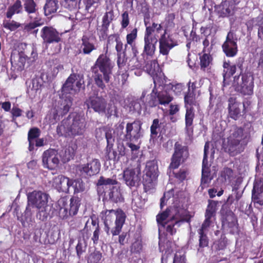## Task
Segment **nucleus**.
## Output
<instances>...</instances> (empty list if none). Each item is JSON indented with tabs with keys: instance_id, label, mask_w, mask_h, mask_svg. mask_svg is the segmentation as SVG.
I'll use <instances>...</instances> for the list:
<instances>
[{
	"instance_id": "0eeeda50",
	"label": "nucleus",
	"mask_w": 263,
	"mask_h": 263,
	"mask_svg": "<svg viewBox=\"0 0 263 263\" xmlns=\"http://www.w3.org/2000/svg\"><path fill=\"white\" fill-rule=\"evenodd\" d=\"M88 109H92L99 114H104L107 118L112 115L111 105L107 103V100L102 96L93 95L89 96L85 101Z\"/></svg>"
},
{
	"instance_id": "c85d7f7f",
	"label": "nucleus",
	"mask_w": 263,
	"mask_h": 263,
	"mask_svg": "<svg viewBox=\"0 0 263 263\" xmlns=\"http://www.w3.org/2000/svg\"><path fill=\"white\" fill-rule=\"evenodd\" d=\"M222 66L223 68L222 74L224 80L230 78L236 71V65L230 60L224 61Z\"/></svg>"
},
{
	"instance_id": "ddd939ff",
	"label": "nucleus",
	"mask_w": 263,
	"mask_h": 263,
	"mask_svg": "<svg viewBox=\"0 0 263 263\" xmlns=\"http://www.w3.org/2000/svg\"><path fill=\"white\" fill-rule=\"evenodd\" d=\"M41 37L45 46L62 42V33L52 26H44L41 30Z\"/></svg>"
},
{
	"instance_id": "dca6fc26",
	"label": "nucleus",
	"mask_w": 263,
	"mask_h": 263,
	"mask_svg": "<svg viewBox=\"0 0 263 263\" xmlns=\"http://www.w3.org/2000/svg\"><path fill=\"white\" fill-rule=\"evenodd\" d=\"M115 18L112 10L106 12L102 18L101 24L96 27L97 34L100 41L107 39L109 27Z\"/></svg>"
},
{
	"instance_id": "4c0bfd02",
	"label": "nucleus",
	"mask_w": 263,
	"mask_h": 263,
	"mask_svg": "<svg viewBox=\"0 0 263 263\" xmlns=\"http://www.w3.org/2000/svg\"><path fill=\"white\" fill-rule=\"evenodd\" d=\"M202 175L201 178L200 186L202 189H203L208 186V184L211 182V178H210V172L205 170V167L202 165Z\"/></svg>"
},
{
	"instance_id": "7ed1b4c3",
	"label": "nucleus",
	"mask_w": 263,
	"mask_h": 263,
	"mask_svg": "<svg viewBox=\"0 0 263 263\" xmlns=\"http://www.w3.org/2000/svg\"><path fill=\"white\" fill-rule=\"evenodd\" d=\"M107 53V50L105 53L100 54L90 68L95 84L102 90L105 88V84L109 83L113 68Z\"/></svg>"
},
{
	"instance_id": "20e7f679",
	"label": "nucleus",
	"mask_w": 263,
	"mask_h": 263,
	"mask_svg": "<svg viewBox=\"0 0 263 263\" xmlns=\"http://www.w3.org/2000/svg\"><path fill=\"white\" fill-rule=\"evenodd\" d=\"M126 216L121 209L106 210L105 213L104 231L107 235H119L125 223Z\"/></svg>"
},
{
	"instance_id": "49530a36",
	"label": "nucleus",
	"mask_w": 263,
	"mask_h": 263,
	"mask_svg": "<svg viewBox=\"0 0 263 263\" xmlns=\"http://www.w3.org/2000/svg\"><path fill=\"white\" fill-rule=\"evenodd\" d=\"M169 213L170 211H167V210H166L162 213L158 214L156 217V219L158 223L162 224L163 227H165L166 224L167 223L170 222V221L165 222V220H166L167 217H168ZM170 222L171 221H170Z\"/></svg>"
},
{
	"instance_id": "6ab92c4d",
	"label": "nucleus",
	"mask_w": 263,
	"mask_h": 263,
	"mask_svg": "<svg viewBox=\"0 0 263 263\" xmlns=\"http://www.w3.org/2000/svg\"><path fill=\"white\" fill-rule=\"evenodd\" d=\"M59 177L60 179L59 184L61 189L67 187L68 190L71 187L73 190L74 194H77L85 191V183L81 179H70L63 175Z\"/></svg>"
},
{
	"instance_id": "e433bc0d",
	"label": "nucleus",
	"mask_w": 263,
	"mask_h": 263,
	"mask_svg": "<svg viewBox=\"0 0 263 263\" xmlns=\"http://www.w3.org/2000/svg\"><path fill=\"white\" fill-rule=\"evenodd\" d=\"M113 145L106 146L105 152V157L108 160L118 161L119 160V156L116 151L112 148Z\"/></svg>"
},
{
	"instance_id": "bb28decb",
	"label": "nucleus",
	"mask_w": 263,
	"mask_h": 263,
	"mask_svg": "<svg viewBox=\"0 0 263 263\" xmlns=\"http://www.w3.org/2000/svg\"><path fill=\"white\" fill-rule=\"evenodd\" d=\"M215 11L220 17H226L232 15L234 10L229 4L227 1H223L220 5L215 6Z\"/></svg>"
},
{
	"instance_id": "3c124183",
	"label": "nucleus",
	"mask_w": 263,
	"mask_h": 263,
	"mask_svg": "<svg viewBox=\"0 0 263 263\" xmlns=\"http://www.w3.org/2000/svg\"><path fill=\"white\" fill-rule=\"evenodd\" d=\"M23 111L17 107L14 106L11 109L10 112L12 115L11 121L17 124L16 120L17 117L22 115Z\"/></svg>"
},
{
	"instance_id": "c03bdc74",
	"label": "nucleus",
	"mask_w": 263,
	"mask_h": 263,
	"mask_svg": "<svg viewBox=\"0 0 263 263\" xmlns=\"http://www.w3.org/2000/svg\"><path fill=\"white\" fill-rule=\"evenodd\" d=\"M152 77L155 84V88L157 86H163L165 85V80L164 76L163 74H162L161 72H157L156 75L153 76Z\"/></svg>"
},
{
	"instance_id": "e2e57ef3",
	"label": "nucleus",
	"mask_w": 263,
	"mask_h": 263,
	"mask_svg": "<svg viewBox=\"0 0 263 263\" xmlns=\"http://www.w3.org/2000/svg\"><path fill=\"white\" fill-rule=\"evenodd\" d=\"M91 262L99 263L102 257V253L100 251H95L90 255Z\"/></svg>"
},
{
	"instance_id": "6e6d98bb",
	"label": "nucleus",
	"mask_w": 263,
	"mask_h": 263,
	"mask_svg": "<svg viewBox=\"0 0 263 263\" xmlns=\"http://www.w3.org/2000/svg\"><path fill=\"white\" fill-rule=\"evenodd\" d=\"M121 25L122 29L126 28L129 24V14L127 11L121 14Z\"/></svg>"
},
{
	"instance_id": "13d9d810",
	"label": "nucleus",
	"mask_w": 263,
	"mask_h": 263,
	"mask_svg": "<svg viewBox=\"0 0 263 263\" xmlns=\"http://www.w3.org/2000/svg\"><path fill=\"white\" fill-rule=\"evenodd\" d=\"M120 37V35L118 33H114L107 36V47H108V46L112 45L115 42L118 41Z\"/></svg>"
},
{
	"instance_id": "a19ab883",
	"label": "nucleus",
	"mask_w": 263,
	"mask_h": 263,
	"mask_svg": "<svg viewBox=\"0 0 263 263\" xmlns=\"http://www.w3.org/2000/svg\"><path fill=\"white\" fill-rule=\"evenodd\" d=\"M23 6L28 14L35 13L37 10L36 4L34 0H25Z\"/></svg>"
},
{
	"instance_id": "79ce46f5",
	"label": "nucleus",
	"mask_w": 263,
	"mask_h": 263,
	"mask_svg": "<svg viewBox=\"0 0 263 263\" xmlns=\"http://www.w3.org/2000/svg\"><path fill=\"white\" fill-rule=\"evenodd\" d=\"M137 36L138 29L135 27L129 33H127L126 36V44L125 45V47L127 45H132L135 44Z\"/></svg>"
},
{
	"instance_id": "7c9ffc66",
	"label": "nucleus",
	"mask_w": 263,
	"mask_h": 263,
	"mask_svg": "<svg viewBox=\"0 0 263 263\" xmlns=\"http://www.w3.org/2000/svg\"><path fill=\"white\" fill-rule=\"evenodd\" d=\"M23 6L21 0H16L14 3L9 6L6 12V17L8 18H11L12 16L16 13L19 14L22 12Z\"/></svg>"
},
{
	"instance_id": "6e6552de",
	"label": "nucleus",
	"mask_w": 263,
	"mask_h": 263,
	"mask_svg": "<svg viewBox=\"0 0 263 263\" xmlns=\"http://www.w3.org/2000/svg\"><path fill=\"white\" fill-rule=\"evenodd\" d=\"M159 176L158 166L155 160L147 161L144 171L142 183L144 191L147 192L155 188Z\"/></svg>"
},
{
	"instance_id": "a18cd8bd",
	"label": "nucleus",
	"mask_w": 263,
	"mask_h": 263,
	"mask_svg": "<svg viewBox=\"0 0 263 263\" xmlns=\"http://www.w3.org/2000/svg\"><path fill=\"white\" fill-rule=\"evenodd\" d=\"M117 183L118 181L116 179L106 178L103 176H101L98 180L97 185H115Z\"/></svg>"
},
{
	"instance_id": "cd10ccee",
	"label": "nucleus",
	"mask_w": 263,
	"mask_h": 263,
	"mask_svg": "<svg viewBox=\"0 0 263 263\" xmlns=\"http://www.w3.org/2000/svg\"><path fill=\"white\" fill-rule=\"evenodd\" d=\"M206 230L199 229L197 230L198 234V245L197 251L199 252L204 251V249L209 247V238L205 233Z\"/></svg>"
},
{
	"instance_id": "774afa93",
	"label": "nucleus",
	"mask_w": 263,
	"mask_h": 263,
	"mask_svg": "<svg viewBox=\"0 0 263 263\" xmlns=\"http://www.w3.org/2000/svg\"><path fill=\"white\" fill-rule=\"evenodd\" d=\"M173 263H186V257L185 255H178L175 254L174 257Z\"/></svg>"
},
{
	"instance_id": "1a4fd4ad",
	"label": "nucleus",
	"mask_w": 263,
	"mask_h": 263,
	"mask_svg": "<svg viewBox=\"0 0 263 263\" xmlns=\"http://www.w3.org/2000/svg\"><path fill=\"white\" fill-rule=\"evenodd\" d=\"M234 83H237V91L243 96H251L253 93L254 77L250 72L240 73L234 77Z\"/></svg>"
},
{
	"instance_id": "de8ad7c7",
	"label": "nucleus",
	"mask_w": 263,
	"mask_h": 263,
	"mask_svg": "<svg viewBox=\"0 0 263 263\" xmlns=\"http://www.w3.org/2000/svg\"><path fill=\"white\" fill-rule=\"evenodd\" d=\"M26 59L25 57L20 55L17 63H15L11 60L12 66L18 70H22L24 69L26 63Z\"/></svg>"
},
{
	"instance_id": "052dcab7",
	"label": "nucleus",
	"mask_w": 263,
	"mask_h": 263,
	"mask_svg": "<svg viewBox=\"0 0 263 263\" xmlns=\"http://www.w3.org/2000/svg\"><path fill=\"white\" fill-rule=\"evenodd\" d=\"M209 149V144L208 142H206L205 143L204 146V154H203V158L202 160V165L203 166V167H205L208 165V152Z\"/></svg>"
},
{
	"instance_id": "412c9836",
	"label": "nucleus",
	"mask_w": 263,
	"mask_h": 263,
	"mask_svg": "<svg viewBox=\"0 0 263 263\" xmlns=\"http://www.w3.org/2000/svg\"><path fill=\"white\" fill-rule=\"evenodd\" d=\"M92 39L96 40L95 36H91L84 34L81 37V43L78 53L83 55H90L91 52L97 49V46L92 41Z\"/></svg>"
},
{
	"instance_id": "4d7b16f0",
	"label": "nucleus",
	"mask_w": 263,
	"mask_h": 263,
	"mask_svg": "<svg viewBox=\"0 0 263 263\" xmlns=\"http://www.w3.org/2000/svg\"><path fill=\"white\" fill-rule=\"evenodd\" d=\"M217 204V201L209 200L205 212L216 214Z\"/></svg>"
},
{
	"instance_id": "4be33fe9",
	"label": "nucleus",
	"mask_w": 263,
	"mask_h": 263,
	"mask_svg": "<svg viewBox=\"0 0 263 263\" xmlns=\"http://www.w3.org/2000/svg\"><path fill=\"white\" fill-rule=\"evenodd\" d=\"M240 103L237 101L236 98L230 97L228 99V115L229 117L234 120H238L241 113L240 108Z\"/></svg>"
},
{
	"instance_id": "f8f14e48",
	"label": "nucleus",
	"mask_w": 263,
	"mask_h": 263,
	"mask_svg": "<svg viewBox=\"0 0 263 263\" xmlns=\"http://www.w3.org/2000/svg\"><path fill=\"white\" fill-rule=\"evenodd\" d=\"M80 77L79 74L75 73H71L62 87V95L75 94L80 91L82 86L84 85L83 78Z\"/></svg>"
},
{
	"instance_id": "4468645a",
	"label": "nucleus",
	"mask_w": 263,
	"mask_h": 263,
	"mask_svg": "<svg viewBox=\"0 0 263 263\" xmlns=\"http://www.w3.org/2000/svg\"><path fill=\"white\" fill-rule=\"evenodd\" d=\"M101 163L97 159H93L86 164H79L76 166V171L80 176L89 178L98 174L100 171Z\"/></svg>"
},
{
	"instance_id": "f3484780",
	"label": "nucleus",
	"mask_w": 263,
	"mask_h": 263,
	"mask_svg": "<svg viewBox=\"0 0 263 263\" xmlns=\"http://www.w3.org/2000/svg\"><path fill=\"white\" fill-rule=\"evenodd\" d=\"M238 39L235 34L230 31L226 36L225 41L222 45V49L226 56L228 58L235 57L238 53Z\"/></svg>"
},
{
	"instance_id": "f704fd0d",
	"label": "nucleus",
	"mask_w": 263,
	"mask_h": 263,
	"mask_svg": "<svg viewBox=\"0 0 263 263\" xmlns=\"http://www.w3.org/2000/svg\"><path fill=\"white\" fill-rule=\"evenodd\" d=\"M163 124V123H159L158 119L153 120L152 124L150 127L151 138L156 137L159 132L160 134H163L165 132V130L163 132V128H161L162 126L164 127Z\"/></svg>"
},
{
	"instance_id": "37998d69",
	"label": "nucleus",
	"mask_w": 263,
	"mask_h": 263,
	"mask_svg": "<svg viewBox=\"0 0 263 263\" xmlns=\"http://www.w3.org/2000/svg\"><path fill=\"white\" fill-rule=\"evenodd\" d=\"M188 174L189 171L186 167H181L178 171L176 172H173L174 177L180 182H182L186 179Z\"/></svg>"
},
{
	"instance_id": "bf43d9fd",
	"label": "nucleus",
	"mask_w": 263,
	"mask_h": 263,
	"mask_svg": "<svg viewBox=\"0 0 263 263\" xmlns=\"http://www.w3.org/2000/svg\"><path fill=\"white\" fill-rule=\"evenodd\" d=\"M170 85H171V89L174 93L177 95H180L184 89V86L181 83H177L175 85H173L171 83H170Z\"/></svg>"
},
{
	"instance_id": "a211bd4d",
	"label": "nucleus",
	"mask_w": 263,
	"mask_h": 263,
	"mask_svg": "<svg viewBox=\"0 0 263 263\" xmlns=\"http://www.w3.org/2000/svg\"><path fill=\"white\" fill-rule=\"evenodd\" d=\"M43 166L49 170L56 169L60 163L58 151L53 148L45 151L42 156Z\"/></svg>"
},
{
	"instance_id": "473e14b6",
	"label": "nucleus",
	"mask_w": 263,
	"mask_h": 263,
	"mask_svg": "<svg viewBox=\"0 0 263 263\" xmlns=\"http://www.w3.org/2000/svg\"><path fill=\"white\" fill-rule=\"evenodd\" d=\"M81 204V200L77 196H73L70 200V204L67 205L69 213L71 216L76 215L79 211Z\"/></svg>"
},
{
	"instance_id": "0e129e2a",
	"label": "nucleus",
	"mask_w": 263,
	"mask_h": 263,
	"mask_svg": "<svg viewBox=\"0 0 263 263\" xmlns=\"http://www.w3.org/2000/svg\"><path fill=\"white\" fill-rule=\"evenodd\" d=\"M236 200L235 197L232 195H230L227 200V201L222 205L221 209H230V206Z\"/></svg>"
},
{
	"instance_id": "09e8293b",
	"label": "nucleus",
	"mask_w": 263,
	"mask_h": 263,
	"mask_svg": "<svg viewBox=\"0 0 263 263\" xmlns=\"http://www.w3.org/2000/svg\"><path fill=\"white\" fill-rule=\"evenodd\" d=\"M3 26L5 28L12 31L20 27L21 26V24L14 20H12L10 22H4L3 23Z\"/></svg>"
},
{
	"instance_id": "f03ea898",
	"label": "nucleus",
	"mask_w": 263,
	"mask_h": 263,
	"mask_svg": "<svg viewBox=\"0 0 263 263\" xmlns=\"http://www.w3.org/2000/svg\"><path fill=\"white\" fill-rule=\"evenodd\" d=\"M87 121L83 115L71 112L63 119L57 127V133L59 136L74 137L81 136L85 133Z\"/></svg>"
},
{
	"instance_id": "393cba45",
	"label": "nucleus",
	"mask_w": 263,
	"mask_h": 263,
	"mask_svg": "<svg viewBox=\"0 0 263 263\" xmlns=\"http://www.w3.org/2000/svg\"><path fill=\"white\" fill-rule=\"evenodd\" d=\"M252 192V198L254 201L263 205V181L254 183Z\"/></svg>"
},
{
	"instance_id": "72a5a7b5",
	"label": "nucleus",
	"mask_w": 263,
	"mask_h": 263,
	"mask_svg": "<svg viewBox=\"0 0 263 263\" xmlns=\"http://www.w3.org/2000/svg\"><path fill=\"white\" fill-rule=\"evenodd\" d=\"M58 8V0H46L44 6V13L46 16L55 13Z\"/></svg>"
},
{
	"instance_id": "aec40b11",
	"label": "nucleus",
	"mask_w": 263,
	"mask_h": 263,
	"mask_svg": "<svg viewBox=\"0 0 263 263\" xmlns=\"http://www.w3.org/2000/svg\"><path fill=\"white\" fill-rule=\"evenodd\" d=\"M173 100V97L166 91H156L154 95L151 94L148 103L150 107H154L159 105H168Z\"/></svg>"
},
{
	"instance_id": "8fccbe9b",
	"label": "nucleus",
	"mask_w": 263,
	"mask_h": 263,
	"mask_svg": "<svg viewBox=\"0 0 263 263\" xmlns=\"http://www.w3.org/2000/svg\"><path fill=\"white\" fill-rule=\"evenodd\" d=\"M41 134V130L37 127L31 128L28 133V139L34 140L39 137Z\"/></svg>"
},
{
	"instance_id": "f257e3e1",
	"label": "nucleus",
	"mask_w": 263,
	"mask_h": 263,
	"mask_svg": "<svg viewBox=\"0 0 263 263\" xmlns=\"http://www.w3.org/2000/svg\"><path fill=\"white\" fill-rule=\"evenodd\" d=\"M145 31L144 34V48L142 54L148 57H153L155 54L156 44L159 42L160 54L167 56L170 50L177 45L175 40L167 33V30H164L163 34L158 39V36L155 34L156 32L159 33L162 29L161 24L153 22L151 25L144 21Z\"/></svg>"
},
{
	"instance_id": "ea45409f",
	"label": "nucleus",
	"mask_w": 263,
	"mask_h": 263,
	"mask_svg": "<svg viewBox=\"0 0 263 263\" xmlns=\"http://www.w3.org/2000/svg\"><path fill=\"white\" fill-rule=\"evenodd\" d=\"M42 25L38 21H34L33 22L29 23L25 25L23 28V31L25 32L32 33L36 35L37 33L38 29L35 28Z\"/></svg>"
},
{
	"instance_id": "338daca9",
	"label": "nucleus",
	"mask_w": 263,
	"mask_h": 263,
	"mask_svg": "<svg viewBox=\"0 0 263 263\" xmlns=\"http://www.w3.org/2000/svg\"><path fill=\"white\" fill-rule=\"evenodd\" d=\"M59 214L62 219H66L68 216H70L69 213L68 207L67 206L61 207L59 211Z\"/></svg>"
},
{
	"instance_id": "423d86ee",
	"label": "nucleus",
	"mask_w": 263,
	"mask_h": 263,
	"mask_svg": "<svg viewBox=\"0 0 263 263\" xmlns=\"http://www.w3.org/2000/svg\"><path fill=\"white\" fill-rule=\"evenodd\" d=\"M247 137L243 128L237 126L234 128L232 133L228 138L227 147L230 155L235 156L243 151L245 145L247 144Z\"/></svg>"
},
{
	"instance_id": "603ef678",
	"label": "nucleus",
	"mask_w": 263,
	"mask_h": 263,
	"mask_svg": "<svg viewBox=\"0 0 263 263\" xmlns=\"http://www.w3.org/2000/svg\"><path fill=\"white\" fill-rule=\"evenodd\" d=\"M86 245H84L81 239L78 240V243L76 247L77 255L79 258L81 257L83 253L86 251Z\"/></svg>"
},
{
	"instance_id": "c756f323",
	"label": "nucleus",
	"mask_w": 263,
	"mask_h": 263,
	"mask_svg": "<svg viewBox=\"0 0 263 263\" xmlns=\"http://www.w3.org/2000/svg\"><path fill=\"white\" fill-rule=\"evenodd\" d=\"M170 221L175 222L179 226L181 223L186 222L190 223L191 221V217L189 215L185 214L183 210H178L174 215H173Z\"/></svg>"
},
{
	"instance_id": "58836bf2",
	"label": "nucleus",
	"mask_w": 263,
	"mask_h": 263,
	"mask_svg": "<svg viewBox=\"0 0 263 263\" xmlns=\"http://www.w3.org/2000/svg\"><path fill=\"white\" fill-rule=\"evenodd\" d=\"M200 66L201 69L205 70L212 61V57L210 54L203 52V54L200 55Z\"/></svg>"
},
{
	"instance_id": "69168bd1",
	"label": "nucleus",
	"mask_w": 263,
	"mask_h": 263,
	"mask_svg": "<svg viewBox=\"0 0 263 263\" xmlns=\"http://www.w3.org/2000/svg\"><path fill=\"white\" fill-rule=\"evenodd\" d=\"M118 242L120 245L123 246L127 241V236L129 234L127 232H123L121 234H119Z\"/></svg>"
},
{
	"instance_id": "c9c22d12",
	"label": "nucleus",
	"mask_w": 263,
	"mask_h": 263,
	"mask_svg": "<svg viewBox=\"0 0 263 263\" xmlns=\"http://www.w3.org/2000/svg\"><path fill=\"white\" fill-rule=\"evenodd\" d=\"M146 71L152 77L156 75L159 72V66L157 60H151L145 66Z\"/></svg>"
},
{
	"instance_id": "864d4df0",
	"label": "nucleus",
	"mask_w": 263,
	"mask_h": 263,
	"mask_svg": "<svg viewBox=\"0 0 263 263\" xmlns=\"http://www.w3.org/2000/svg\"><path fill=\"white\" fill-rule=\"evenodd\" d=\"M142 250V244L141 241L137 240L134 241L130 246L132 253L139 254Z\"/></svg>"
},
{
	"instance_id": "5fc2aeb1",
	"label": "nucleus",
	"mask_w": 263,
	"mask_h": 263,
	"mask_svg": "<svg viewBox=\"0 0 263 263\" xmlns=\"http://www.w3.org/2000/svg\"><path fill=\"white\" fill-rule=\"evenodd\" d=\"M47 207H44L43 208L37 209L38 212L36 213V218L41 221H44L47 219L49 213L46 210Z\"/></svg>"
},
{
	"instance_id": "39448f33",
	"label": "nucleus",
	"mask_w": 263,
	"mask_h": 263,
	"mask_svg": "<svg viewBox=\"0 0 263 263\" xmlns=\"http://www.w3.org/2000/svg\"><path fill=\"white\" fill-rule=\"evenodd\" d=\"M124 122L119 123L116 127L115 132L118 136L123 141L129 142H137L142 137L141 129L142 123L138 120L132 122H128L124 128Z\"/></svg>"
},
{
	"instance_id": "9b49d317",
	"label": "nucleus",
	"mask_w": 263,
	"mask_h": 263,
	"mask_svg": "<svg viewBox=\"0 0 263 263\" xmlns=\"http://www.w3.org/2000/svg\"><path fill=\"white\" fill-rule=\"evenodd\" d=\"M189 157V148L183 146L178 142L174 145V152L173 154L169 168L175 170L178 168L181 163H184Z\"/></svg>"
},
{
	"instance_id": "b1692460",
	"label": "nucleus",
	"mask_w": 263,
	"mask_h": 263,
	"mask_svg": "<svg viewBox=\"0 0 263 263\" xmlns=\"http://www.w3.org/2000/svg\"><path fill=\"white\" fill-rule=\"evenodd\" d=\"M104 198L114 203L121 202L124 201L120 187L115 186H112L104 192Z\"/></svg>"
},
{
	"instance_id": "5701e85b",
	"label": "nucleus",
	"mask_w": 263,
	"mask_h": 263,
	"mask_svg": "<svg viewBox=\"0 0 263 263\" xmlns=\"http://www.w3.org/2000/svg\"><path fill=\"white\" fill-rule=\"evenodd\" d=\"M186 112L185 115V130L188 136L193 135L194 127L193 121L195 117V109L194 107L189 106L185 107Z\"/></svg>"
},
{
	"instance_id": "2f4dec72",
	"label": "nucleus",
	"mask_w": 263,
	"mask_h": 263,
	"mask_svg": "<svg viewBox=\"0 0 263 263\" xmlns=\"http://www.w3.org/2000/svg\"><path fill=\"white\" fill-rule=\"evenodd\" d=\"M196 95L195 92L186 91L184 96V102L185 107L189 106L193 107L194 106H199V104L196 100Z\"/></svg>"
},
{
	"instance_id": "680f3d73",
	"label": "nucleus",
	"mask_w": 263,
	"mask_h": 263,
	"mask_svg": "<svg viewBox=\"0 0 263 263\" xmlns=\"http://www.w3.org/2000/svg\"><path fill=\"white\" fill-rule=\"evenodd\" d=\"M176 17V14L174 13H168L165 18L167 26H174L175 23L174 22Z\"/></svg>"
},
{
	"instance_id": "2eb2a0df",
	"label": "nucleus",
	"mask_w": 263,
	"mask_h": 263,
	"mask_svg": "<svg viewBox=\"0 0 263 263\" xmlns=\"http://www.w3.org/2000/svg\"><path fill=\"white\" fill-rule=\"evenodd\" d=\"M220 213L222 226L228 228L231 234H238L239 230L237 219L232 211L231 209H221Z\"/></svg>"
},
{
	"instance_id": "a878e982",
	"label": "nucleus",
	"mask_w": 263,
	"mask_h": 263,
	"mask_svg": "<svg viewBox=\"0 0 263 263\" xmlns=\"http://www.w3.org/2000/svg\"><path fill=\"white\" fill-rule=\"evenodd\" d=\"M123 179L126 184L130 187L135 186L139 180L134 169L126 168L123 172Z\"/></svg>"
},
{
	"instance_id": "9d476101",
	"label": "nucleus",
	"mask_w": 263,
	"mask_h": 263,
	"mask_svg": "<svg viewBox=\"0 0 263 263\" xmlns=\"http://www.w3.org/2000/svg\"><path fill=\"white\" fill-rule=\"evenodd\" d=\"M48 195L42 191L34 190L27 194V205L25 213H31L30 206L37 209L47 207Z\"/></svg>"
}]
</instances>
